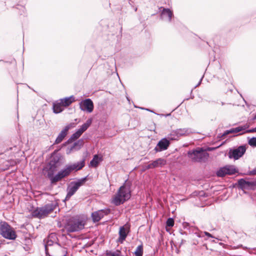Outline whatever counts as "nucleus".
<instances>
[{
    "label": "nucleus",
    "instance_id": "nucleus-1",
    "mask_svg": "<svg viewBox=\"0 0 256 256\" xmlns=\"http://www.w3.org/2000/svg\"><path fill=\"white\" fill-rule=\"evenodd\" d=\"M62 156L60 154H53L49 162L50 168L47 174V176L52 184H56L63 178L68 176L72 172L79 170L85 166V160L84 159L77 162L66 164L64 168L54 176V173L56 170L57 168L62 164Z\"/></svg>",
    "mask_w": 256,
    "mask_h": 256
},
{
    "label": "nucleus",
    "instance_id": "nucleus-2",
    "mask_svg": "<svg viewBox=\"0 0 256 256\" xmlns=\"http://www.w3.org/2000/svg\"><path fill=\"white\" fill-rule=\"evenodd\" d=\"M130 191L128 187L126 186H120L112 199V203L116 206L122 204L130 198Z\"/></svg>",
    "mask_w": 256,
    "mask_h": 256
},
{
    "label": "nucleus",
    "instance_id": "nucleus-3",
    "mask_svg": "<svg viewBox=\"0 0 256 256\" xmlns=\"http://www.w3.org/2000/svg\"><path fill=\"white\" fill-rule=\"evenodd\" d=\"M56 206V204L51 202L46 204L44 206L37 208L32 212V216L38 218H44L54 210Z\"/></svg>",
    "mask_w": 256,
    "mask_h": 256
},
{
    "label": "nucleus",
    "instance_id": "nucleus-4",
    "mask_svg": "<svg viewBox=\"0 0 256 256\" xmlns=\"http://www.w3.org/2000/svg\"><path fill=\"white\" fill-rule=\"evenodd\" d=\"M188 156L192 162H202L206 160L209 154L203 148H197L195 150L188 151Z\"/></svg>",
    "mask_w": 256,
    "mask_h": 256
},
{
    "label": "nucleus",
    "instance_id": "nucleus-5",
    "mask_svg": "<svg viewBox=\"0 0 256 256\" xmlns=\"http://www.w3.org/2000/svg\"><path fill=\"white\" fill-rule=\"evenodd\" d=\"M0 234L8 240H14L16 238L14 229L6 222H0Z\"/></svg>",
    "mask_w": 256,
    "mask_h": 256
},
{
    "label": "nucleus",
    "instance_id": "nucleus-6",
    "mask_svg": "<svg viewBox=\"0 0 256 256\" xmlns=\"http://www.w3.org/2000/svg\"><path fill=\"white\" fill-rule=\"evenodd\" d=\"M190 128H180L172 130L168 135V138L171 140H178L181 137L186 136L192 134Z\"/></svg>",
    "mask_w": 256,
    "mask_h": 256
},
{
    "label": "nucleus",
    "instance_id": "nucleus-7",
    "mask_svg": "<svg viewBox=\"0 0 256 256\" xmlns=\"http://www.w3.org/2000/svg\"><path fill=\"white\" fill-rule=\"evenodd\" d=\"M86 178L78 179L76 181L72 182L68 186L66 190L67 194L66 197V200H69L73 196L80 186L84 184L86 182Z\"/></svg>",
    "mask_w": 256,
    "mask_h": 256
},
{
    "label": "nucleus",
    "instance_id": "nucleus-8",
    "mask_svg": "<svg viewBox=\"0 0 256 256\" xmlns=\"http://www.w3.org/2000/svg\"><path fill=\"white\" fill-rule=\"evenodd\" d=\"M84 228V224L82 221L74 219L70 220L66 226L67 232H72L79 231Z\"/></svg>",
    "mask_w": 256,
    "mask_h": 256
},
{
    "label": "nucleus",
    "instance_id": "nucleus-9",
    "mask_svg": "<svg viewBox=\"0 0 256 256\" xmlns=\"http://www.w3.org/2000/svg\"><path fill=\"white\" fill-rule=\"evenodd\" d=\"M245 152V147L241 146L235 149H230L228 155L230 158H234L236 160L242 157Z\"/></svg>",
    "mask_w": 256,
    "mask_h": 256
},
{
    "label": "nucleus",
    "instance_id": "nucleus-10",
    "mask_svg": "<svg viewBox=\"0 0 256 256\" xmlns=\"http://www.w3.org/2000/svg\"><path fill=\"white\" fill-rule=\"evenodd\" d=\"M238 183L242 189H254L256 188V180H249L241 178L238 180Z\"/></svg>",
    "mask_w": 256,
    "mask_h": 256
},
{
    "label": "nucleus",
    "instance_id": "nucleus-11",
    "mask_svg": "<svg viewBox=\"0 0 256 256\" xmlns=\"http://www.w3.org/2000/svg\"><path fill=\"white\" fill-rule=\"evenodd\" d=\"M110 212L108 208H105L94 212L92 214V220L94 222H99L104 216L108 215Z\"/></svg>",
    "mask_w": 256,
    "mask_h": 256
},
{
    "label": "nucleus",
    "instance_id": "nucleus-12",
    "mask_svg": "<svg viewBox=\"0 0 256 256\" xmlns=\"http://www.w3.org/2000/svg\"><path fill=\"white\" fill-rule=\"evenodd\" d=\"M75 126L74 123H70L69 124L66 126L64 129L60 132L56 138L54 144H58L62 142L64 138L66 137L67 134L68 132L70 129Z\"/></svg>",
    "mask_w": 256,
    "mask_h": 256
},
{
    "label": "nucleus",
    "instance_id": "nucleus-13",
    "mask_svg": "<svg viewBox=\"0 0 256 256\" xmlns=\"http://www.w3.org/2000/svg\"><path fill=\"white\" fill-rule=\"evenodd\" d=\"M170 144V140L166 138H163L160 140L154 148V150L156 152H160L168 149Z\"/></svg>",
    "mask_w": 256,
    "mask_h": 256
},
{
    "label": "nucleus",
    "instance_id": "nucleus-14",
    "mask_svg": "<svg viewBox=\"0 0 256 256\" xmlns=\"http://www.w3.org/2000/svg\"><path fill=\"white\" fill-rule=\"evenodd\" d=\"M80 108L82 110L86 111L88 112H92L94 110V104L92 101L90 99H86L80 103Z\"/></svg>",
    "mask_w": 256,
    "mask_h": 256
},
{
    "label": "nucleus",
    "instance_id": "nucleus-15",
    "mask_svg": "<svg viewBox=\"0 0 256 256\" xmlns=\"http://www.w3.org/2000/svg\"><path fill=\"white\" fill-rule=\"evenodd\" d=\"M68 250L66 248L62 246L60 244L56 243L54 246V256H67ZM49 256H53L48 254Z\"/></svg>",
    "mask_w": 256,
    "mask_h": 256
},
{
    "label": "nucleus",
    "instance_id": "nucleus-16",
    "mask_svg": "<svg viewBox=\"0 0 256 256\" xmlns=\"http://www.w3.org/2000/svg\"><path fill=\"white\" fill-rule=\"evenodd\" d=\"M129 232L130 228L126 224L122 226H120L118 232L119 238L118 242L120 244L123 243L124 241L126 240Z\"/></svg>",
    "mask_w": 256,
    "mask_h": 256
},
{
    "label": "nucleus",
    "instance_id": "nucleus-17",
    "mask_svg": "<svg viewBox=\"0 0 256 256\" xmlns=\"http://www.w3.org/2000/svg\"><path fill=\"white\" fill-rule=\"evenodd\" d=\"M166 164V161L165 160L159 158L150 163L148 166H146V168L147 169H151L156 168L162 167Z\"/></svg>",
    "mask_w": 256,
    "mask_h": 256
},
{
    "label": "nucleus",
    "instance_id": "nucleus-18",
    "mask_svg": "<svg viewBox=\"0 0 256 256\" xmlns=\"http://www.w3.org/2000/svg\"><path fill=\"white\" fill-rule=\"evenodd\" d=\"M173 16L172 12L169 8H163L161 13V18L162 20L170 22Z\"/></svg>",
    "mask_w": 256,
    "mask_h": 256
},
{
    "label": "nucleus",
    "instance_id": "nucleus-19",
    "mask_svg": "<svg viewBox=\"0 0 256 256\" xmlns=\"http://www.w3.org/2000/svg\"><path fill=\"white\" fill-rule=\"evenodd\" d=\"M84 142L82 140H80L78 141L75 142L72 146L70 149L66 150V154H70L72 151L78 150L83 145Z\"/></svg>",
    "mask_w": 256,
    "mask_h": 256
},
{
    "label": "nucleus",
    "instance_id": "nucleus-20",
    "mask_svg": "<svg viewBox=\"0 0 256 256\" xmlns=\"http://www.w3.org/2000/svg\"><path fill=\"white\" fill-rule=\"evenodd\" d=\"M55 236V234H50L48 237V239L46 240H44V248H45V251L46 254V255H48V246H52L54 244V241L52 240L50 238H53V237Z\"/></svg>",
    "mask_w": 256,
    "mask_h": 256
},
{
    "label": "nucleus",
    "instance_id": "nucleus-21",
    "mask_svg": "<svg viewBox=\"0 0 256 256\" xmlns=\"http://www.w3.org/2000/svg\"><path fill=\"white\" fill-rule=\"evenodd\" d=\"M64 106L62 104L61 102H56L53 104V110L56 114H58L62 112L64 110Z\"/></svg>",
    "mask_w": 256,
    "mask_h": 256
},
{
    "label": "nucleus",
    "instance_id": "nucleus-22",
    "mask_svg": "<svg viewBox=\"0 0 256 256\" xmlns=\"http://www.w3.org/2000/svg\"><path fill=\"white\" fill-rule=\"evenodd\" d=\"M74 98L73 96H70V97L65 98L63 99H61L60 101L61 102L62 104L64 106H67L70 105L74 101Z\"/></svg>",
    "mask_w": 256,
    "mask_h": 256
},
{
    "label": "nucleus",
    "instance_id": "nucleus-23",
    "mask_svg": "<svg viewBox=\"0 0 256 256\" xmlns=\"http://www.w3.org/2000/svg\"><path fill=\"white\" fill-rule=\"evenodd\" d=\"M102 159L98 155H94L92 160L90 162V166L92 167H96Z\"/></svg>",
    "mask_w": 256,
    "mask_h": 256
},
{
    "label": "nucleus",
    "instance_id": "nucleus-24",
    "mask_svg": "<svg viewBox=\"0 0 256 256\" xmlns=\"http://www.w3.org/2000/svg\"><path fill=\"white\" fill-rule=\"evenodd\" d=\"M227 174L231 175L235 174L236 170L234 166H224Z\"/></svg>",
    "mask_w": 256,
    "mask_h": 256
},
{
    "label": "nucleus",
    "instance_id": "nucleus-25",
    "mask_svg": "<svg viewBox=\"0 0 256 256\" xmlns=\"http://www.w3.org/2000/svg\"><path fill=\"white\" fill-rule=\"evenodd\" d=\"M92 122V119L88 120L79 129L80 130V131H82V132H84V131H86L88 128L91 124Z\"/></svg>",
    "mask_w": 256,
    "mask_h": 256
},
{
    "label": "nucleus",
    "instance_id": "nucleus-26",
    "mask_svg": "<svg viewBox=\"0 0 256 256\" xmlns=\"http://www.w3.org/2000/svg\"><path fill=\"white\" fill-rule=\"evenodd\" d=\"M143 254V246L142 245H140L138 246L135 252H134V254L136 256H142Z\"/></svg>",
    "mask_w": 256,
    "mask_h": 256
},
{
    "label": "nucleus",
    "instance_id": "nucleus-27",
    "mask_svg": "<svg viewBox=\"0 0 256 256\" xmlns=\"http://www.w3.org/2000/svg\"><path fill=\"white\" fill-rule=\"evenodd\" d=\"M216 174L218 176L223 177L227 174L226 172V171L225 167L220 168L216 172Z\"/></svg>",
    "mask_w": 256,
    "mask_h": 256
},
{
    "label": "nucleus",
    "instance_id": "nucleus-28",
    "mask_svg": "<svg viewBox=\"0 0 256 256\" xmlns=\"http://www.w3.org/2000/svg\"><path fill=\"white\" fill-rule=\"evenodd\" d=\"M246 129V126H240L234 128L235 133L239 132L242 130H245Z\"/></svg>",
    "mask_w": 256,
    "mask_h": 256
},
{
    "label": "nucleus",
    "instance_id": "nucleus-29",
    "mask_svg": "<svg viewBox=\"0 0 256 256\" xmlns=\"http://www.w3.org/2000/svg\"><path fill=\"white\" fill-rule=\"evenodd\" d=\"M166 224L168 226H172L174 224V219L172 218H168L166 220Z\"/></svg>",
    "mask_w": 256,
    "mask_h": 256
},
{
    "label": "nucleus",
    "instance_id": "nucleus-30",
    "mask_svg": "<svg viewBox=\"0 0 256 256\" xmlns=\"http://www.w3.org/2000/svg\"><path fill=\"white\" fill-rule=\"evenodd\" d=\"M248 144L251 146H256V138H251L248 142Z\"/></svg>",
    "mask_w": 256,
    "mask_h": 256
},
{
    "label": "nucleus",
    "instance_id": "nucleus-31",
    "mask_svg": "<svg viewBox=\"0 0 256 256\" xmlns=\"http://www.w3.org/2000/svg\"><path fill=\"white\" fill-rule=\"evenodd\" d=\"M80 137V136H78V134L76 132L72 135V136H71L70 139L68 140V141L70 140H74L78 139V138H79Z\"/></svg>",
    "mask_w": 256,
    "mask_h": 256
},
{
    "label": "nucleus",
    "instance_id": "nucleus-32",
    "mask_svg": "<svg viewBox=\"0 0 256 256\" xmlns=\"http://www.w3.org/2000/svg\"><path fill=\"white\" fill-rule=\"evenodd\" d=\"M256 132V127L254 128L248 130L246 131V132Z\"/></svg>",
    "mask_w": 256,
    "mask_h": 256
},
{
    "label": "nucleus",
    "instance_id": "nucleus-33",
    "mask_svg": "<svg viewBox=\"0 0 256 256\" xmlns=\"http://www.w3.org/2000/svg\"><path fill=\"white\" fill-rule=\"evenodd\" d=\"M204 234L206 236H208V237H210V238H214L210 233L208 232H204Z\"/></svg>",
    "mask_w": 256,
    "mask_h": 256
},
{
    "label": "nucleus",
    "instance_id": "nucleus-34",
    "mask_svg": "<svg viewBox=\"0 0 256 256\" xmlns=\"http://www.w3.org/2000/svg\"><path fill=\"white\" fill-rule=\"evenodd\" d=\"M230 134V130H226L222 134V136H226Z\"/></svg>",
    "mask_w": 256,
    "mask_h": 256
},
{
    "label": "nucleus",
    "instance_id": "nucleus-35",
    "mask_svg": "<svg viewBox=\"0 0 256 256\" xmlns=\"http://www.w3.org/2000/svg\"><path fill=\"white\" fill-rule=\"evenodd\" d=\"M250 174L256 175V168L252 170L250 172Z\"/></svg>",
    "mask_w": 256,
    "mask_h": 256
},
{
    "label": "nucleus",
    "instance_id": "nucleus-36",
    "mask_svg": "<svg viewBox=\"0 0 256 256\" xmlns=\"http://www.w3.org/2000/svg\"><path fill=\"white\" fill-rule=\"evenodd\" d=\"M204 76L203 75V76H202V77L201 78H200V82H198V84L196 86L195 88L198 87V86H199L200 84H201V82H202V78H203Z\"/></svg>",
    "mask_w": 256,
    "mask_h": 256
},
{
    "label": "nucleus",
    "instance_id": "nucleus-37",
    "mask_svg": "<svg viewBox=\"0 0 256 256\" xmlns=\"http://www.w3.org/2000/svg\"><path fill=\"white\" fill-rule=\"evenodd\" d=\"M204 76L203 75V76H202V77L201 78H200V82H198V84L196 86L195 88L198 87V86H199L200 84H201V82H202V78H203Z\"/></svg>",
    "mask_w": 256,
    "mask_h": 256
},
{
    "label": "nucleus",
    "instance_id": "nucleus-38",
    "mask_svg": "<svg viewBox=\"0 0 256 256\" xmlns=\"http://www.w3.org/2000/svg\"><path fill=\"white\" fill-rule=\"evenodd\" d=\"M183 226H184V228H186L189 226V224H188V223L184 222L183 224Z\"/></svg>",
    "mask_w": 256,
    "mask_h": 256
},
{
    "label": "nucleus",
    "instance_id": "nucleus-39",
    "mask_svg": "<svg viewBox=\"0 0 256 256\" xmlns=\"http://www.w3.org/2000/svg\"><path fill=\"white\" fill-rule=\"evenodd\" d=\"M76 132L80 136L83 133V132H82V131H80V129H78Z\"/></svg>",
    "mask_w": 256,
    "mask_h": 256
},
{
    "label": "nucleus",
    "instance_id": "nucleus-40",
    "mask_svg": "<svg viewBox=\"0 0 256 256\" xmlns=\"http://www.w3.org/2000/svg\"><path fill=\"white\" fill-rule=\"evenodd\" d=\"M76 132L80 136L83 133V132H82V131H80V129H78Z\"/></svg>",
    "mask_w": 256,
    "mask_h": 256
},
{
    "label": "nucleus",
    "instance_id": "nucleus-41",
    "mask_svg": "<svg viewBox=\"0 0 256 256\" xmlns=\"http://www.w3.org/2000/svg\"><path fill=\"white\" fill-rule=\"evenodd\" d=\"M230 134L235 133L234 128L230 130Z\"/></svg>",
    "mask_w": 256,
    "mask_h": 256
},
{
    "label": "nucleus",
    "instance_id": "nucleus-42",
    "mask_svg": "<svg viewBox=\"0 0 256 256\" xmlns=\"http://www.w3.org/2000/svg\"><path fill=\"white\" fill-rule=\"evenodd\" d=\"M197 236H199V237H200V236H201L199 235L198 234H197Z\"/></svg>",
    "mask_w": 256,
    "mask_h": 256
},
{
    "label": "nucleus",
    "instance_id": "nucleus-43",
    "mask_svg": "<svg viewBox=\"0 0 256 256\" xmlns=\"http://www.w3.org/2000/svg\"><path fill=\"white\" fill-rule=\"evenodd\" d=\"M126 98H127L128 100V101L130 100L128 97H126Z\"/></svg>",
    "mask_w": 256,
    "mask_h": 256
},
{
    "label": "nucleus",
    "instance_id": "nucleus-44",
    "mask_svg": "<svg viewBox=\"0 0 256 256\" xmlns=\"http://www.w3.org/2000/svg\"><path fill=\"white\" fill-rule=\"evenodd\" d=\"M146 110H149L150 111V110H149L148 109H146Z\"/></svg>",
    "mask_w": 256,
    "mask_h": 256
},
{
    "label": "nucleus",
    "instance_id": "nucleus-45",
    "mask_svg": "<svg viewBox=\"0 0 256 256\" xmlns=\"http://www.w3.org/2000/svg\"><path fill=\"white\" fill-rule=\"evenodd\" d=\"M254 118L256 119V116H255Z\"/></svg>",
    "mask_w": 256,
    "mask_h": 256
}]
</instances>
